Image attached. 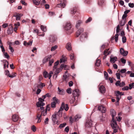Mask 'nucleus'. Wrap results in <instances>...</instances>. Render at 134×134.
Returning a JSON list of instances; mask_svg holds the SVG:
<instances>
[{
  "label": "nucleus",
  "instance_id": "f257e3e1",
  "mask_svg": "<svg viewBox=\"0 0 134 134\" xmlns=\"http://www.w3.org/2000/svg\"><path fill=\"white\" fill-rule=\"evenodd\" d=\"M122 118H112V120L111 121L110 125L112 129L113 130V132L114 133L117 132L118 131L119 127L116 121H121Z\"/></svg>",
  "mask_w": 134,
  "mask_h": 134
},
{
  "label": "nucleus",
  "instance_id": "f03ea898",
  "mask_svg": "<svg viewBox=\"0 0 134 134\" xmlns=\"http://www.w3.org/2000/svg\"><path fill=\"white\" fill-rule=\"evenodd\" d=\"M51 95L49 93L46 94L45 95L43 96L42 98L43 99L41 98L38 99L39 101L37 103L36 105L37 107H40L41 110H42L43 109L44 107H43L45 105L44 103H43L44 101V99H45L46 97H51Z\"/></svg>",
  "mask_w": 134,
  "mask_h": 134
},
{
  "label": "nucleus",
  "instance_id": "7ed1b4c3",
  "mask_svg": "<svg viewBox=\"0 0 134 134\" xmlns=\"http://www.w3.org/2000/svg\"><path fill=\"white\" fill-rule=\"evenodd\" d=\"M63 111L62 107H60L58 112H55L52 116L53 117H61L62 116V111Z\"/></svg>",
  "mask_w": 134,
  "mask_h": 134
},
{
  "label": "nucleus",
  "instance_id": "20e7f679",
  "mask_svg": "<svg viewBox=\"0 0 134 134\" xmlns=\"http://www.w3.org/2000/svg\"><path fill=\"white\" fill-rule=\"evenodd\" d=\"M49 110V107L48 105H47L46 108L45 110H43L41 112V115L38 114L37 117H41V116H45L47 114V110Z\"/></svg>",
  "mask_w": 134,
  "mask_h": 134
},
{
  "label": "nucleus",
  "instance_id": "39448f33",
  "mask_svg": "<svg viewBox=\"0 0 134 134\" xmlns=\"http://www.w3.org/2000/svg\"><path fill=\"white\" fill-rule=\"evenodd\" d=\"M71 26L70 22H67L64 26V28L66 31H68L70 30Z\"/></svg>",
  "mask_w": 134,
  "mask_h": 134
},
{
  "label": "nucleus",
  "instance_id": "423d86ee",
  "mask_svg": "<svg viewBox=\"0 0 134 134\" xmlns=\"http://www.w3.org/2000/svg\"><path fill=\"white\" fill-rule=\"evenodd\" d=\"M57 93L58 94L64 95L65 94V92L63 89L60 88L59 87H58Z\"/></svg>",
  "mask_w": 134,
  "mask_h": 134
},
{
  "label": "nucleus",
  "instance_id": "0eeeda50",
  "mask_svg": "<svg viewBox=\"0 0 134 134\" xmlns=\"http://www.w3.org/2000/svg\"><path fill=\"white\" fill-rule=\"evenodd\" d=\"M60 107H62L63 110L64 109L66 111H67L69 109L68 105V104H65V103L64 102L62 103L61 106Z\"/></svg>",
  "mask_w": 134,
  "mask_h": 134
},
{
  "label": "nucleus",
  "instance_id": "6e6552de",
  "mask_svg": "<svg viewBox=\"0 0 134 134\" xmlns=\"http://www.w3.org/2000/svg\"><path fill=\"white\" fill-rule=\"evenodd\" d=\"M98 109L102 113H105L106 111V108L102 105L99 106L98 107Z\"/></svg>",
  "mask_w": 134,
  "mask_h": 134
},
{
  "label": "nucleus",
  "instance_id": "1a4fd4ad",
  "mask_svg": "<svg viewBox=\"0 0 134 134\" xmlns=\"http://www.w3.org/2000/svg\"><path fill=\"white\" fill-rule=\"evenodd\" d=\"M120 52L121 54L124 56H126L128 53V51H125L124 49L122 48H121L120 49Z\"/></svg>",
  "mask_w": 134,
  "mask_h": 134
},
{
  "label": "nucleus",
  "instance_id": "9d476101",
  "mask_svg": "<svg viewBox=\"0 0 134 134\" xmlns=\"http://www.w3.org/2000/svg\"><path fill=\"white\" fill-rule=\"evenodd\" d=\"M51 55H48L45 57L43 60V63H44L48 61H49V60H50V59L51 58Z\"/></svg>",
  "mask_w": 134,
  "mask_h": 134
},
{
  "label": "nucleus",
  "instance_id": "9b49d317",
  "mask_svg": "<svg viewBox=\"0 0 134 134\" xmlns=\"http://www.w3.org/2000/svg\"><path fill=\"white\" fill-rule=\"evenodd\" d=\"M80 92L79 90L76 89L73 92L72 94L74 97H76V96H79L80 95Z\"/></svg>",
  "mask_w": 134,
  "mask_h": 134
},
{
  "label": "nucleus",
  "instance_id": "f8f14e48",
  "mask_svg": "<svg viewBox=\"0 0 134 134\" xmlns=\"http://www.w3.org/2000/svg\"><path fill=\"white\" fill-rule=\"evenodd\" d=\"M88 125V127H91L92 125V121L90 118H87V120L86 125Z\"/></svg>",
  "mask_w": 134,
  "mask_h": 134
},
{
  "label": "nucleus",
  "instance_id": "ddd939ff",
  "mask_svg": "<svg viewBox=\"0 0 134 134\" xmlns=\"http://www.w3.org/2000/svg\"><path fill=\"white\" fill-rule=\"evenodd\" d=\"M118 60L117 57H112L111 56L110 57V62L112 63H115Z\"/></svg>",
  "mask_w": 134,
  "mask_h": 134
},
{
  "label": "nucleus",
  "instance_id": "4468645a",
  "mask_svg": "<svg viewBox=\"0 0 134 134\" xmlns=\"http://www.w3.org/2000/svg\"><path fill=\"white\" fill-rule=\"evenodd\" d=\"M83 29L82 28H81L79 29L76 32V36L77 37H78V36L83 32Z\"/></svg>",
  "mask_w": 134,
  "mask_h": 134
},
{
  "label": "nucleus",
  "instance_id": "2eb2a0df",
  "mask_svg": "<svg viewBox=\"0 0 134 134\" xmlns=\"http://www.w3.org/2000/svg\"><path fill=\"white\" fill-rule=\"evenodd\" d=\"M99 89L100 92L102 93H104L105 91L104 87L103 85H101L99 87Z\"/></svg>",
  "mask_w": 134,
  "mask_h": 134
},
{
  "label": "nucleus",
  "instance_id": "dca6fc26",
  "mask_svg": "<svg viewBox=\"0 0 134 134\" xmlns=\"http://www.w3.org/2000/svg\"><path fill=\"white\" fill-rule=\"evenodd\" d=\"M65 0H63L64 1L63 3L61 2L60 4H58L57 7L60 8V7H62L63 8H64L65 6V4L64 3V2H65Z\"/></svg>",
  "mask_w": 134,
  "mask_h": 134
},
{
  "label": "nucleus",
  "instance_id": "f3484780",
  "mask_svg": "<svg viewBox=\"0 0 134 134\" xmlns=\"http://www.w3.org/2000/svg\"><path fill=\"white\" fill-rule=\"evenodd\" d=\"M32 43V40H30V42H27L26 41H24V45L25 46H31Z\"/></svg>",
  "mask_w": 134,
  "mask_h": 134
},
{
  "label": "nucleus",
  "instance_id": "a211bd4d",
  "mask_svg": "<svg viewBox=\"0 0 134 134\" xmlns=\"http://www.w3.org/2000/svg\"><path fill=\"white\" fill-rule=\"evenodd\" d=\"M87 34L86 33H85L82 34L81 36L80 39L81 41H82V38H87Z\"/></svg>",
  "mask_w": 134,
  "mask_h": 134
},
{
  "label": "nucleus",
  "instance_id": "6ab92c4d",
  "mask_svg": "<svg viewBox=\"0 0 134 134\" xmlns=\"http://www.w3.org/2000/svg\"><path fill=\"white\" fill-rule=\"evenodd\" d=\"M110 113L112 117H114L116 115V112L113 109H111L110 110Z\"/></svg>",
  "mask_w": 134,
  "mask_h": 134
},
{
  "label": "nucleus",
  "instance_id": "aec40b11",
  "mask_svg": "<svg viewBox=\"0 0 134 134\" xmlns=\"http://www.w3.org/2000/svg\"><path fill=\"white\" fill-rule=\"evenodd\" d=\"M116 105H118L119 104V100L120 99L121 96L119 95L116 94Z\"/></svg>",
  "mask_w": 134,
  "mask_h": 134
},
{
  "label": "nucleus",
  "instance_id": "412c9836",
  "mask_svg": "<svg viewBox=\"0 0 134 134\" xmlns=\"http://www.w3.org/2000/svg\"><path fill=\"white\" fill-rule=\"evenodd\" d=\"M13 30L12 27H9L7 30V33L8 34H11L13 32Z\"/></svg>",
  "mask_w": 134,
  "mask_h": 134
},
{
  "label": "nucleus",
  "instance_id": "4be33fe9",
  "mask_svg": "<svg viewBox=\"0 0 134 134\" xmlns=\"http://www.w3.org/2000/svg\"><path fill=\"white\" fill-rule=\"evenodd\" d=\"M82 20H79L76 23V27L77 28L82 23Z\"/></svg>",
  "mask_w": 134,
  "mask_h": 134
},
{
  "label": "nucleus",
  "instance_id": "5701e85b",
  "mask_svg": "<svg viewBox=\"0 0 134 134\" xmlns=\"http://www.w3.org/2000/svg\"><path fill=\"white\" fill-rule=\"evenodd\" d=\"M41 30L43 32H46L47 30L46 27L43 25H41Z\"/></svg>",
  "mask_w": 134,
  "mask_h": 134
},
{
  "label": "nucleus",
  "instance_id": "b1692460",
  "mask_svg": "<svg viewBox=\"0 0 134 134\" xmlns=\"http://www.w3.org/2000/svg\"><path fill=\"white\" fill-rule=\"evenodd\" d=\"M67 60V58L63 56L62 58L60 60V63H62L66 62Z\"/></svg>",
  "mask_w": 134,
  "mask_h": 134
},
{
  "label": "nucleus",
  "instance_id": "393cba45",
  "mask_svg": "<svg viewBox=\"0 0 134 134\" xmlns=\"http://www.w3.org/2000/svg\"><path fill=\"white\" fill-rule=\"evenodd\" d=\"M66 48L68 51H70L71 50V47L70 43H68L66 46Z\"/></svg>",
  "mask_w": 134,
  "mask_h": 134
},
{
  "label": "nucleus",
  "instance_id": "a878e982",
  "mask_svg": "<svg viewBox=\"0 0 134 134\" xmlns=\"http://www.w3.org/2000/svg\"><path fill=\"white\" fill-rule=\"evenodd\" d=\"M41 120V118H35L34 122L37 123L40 122Z\"/></svg>",
  "mask_w": 134,
  "mask_h": 134
},
{
  "label": "nucleus",
  "instance_id": "bb28decb",
  "mask_svg": "<svg viewBox=\"0 0 134 134\" xmlns=\"http://www.w3.org/2000/svg\"><path fill=\"white\" fill-rule=\"evenodd\" d=\"M126 19L124 20H122L120 22V24L121 26H122L125 25L126 23Z\"/></svg>",
  "mask_w": 134,
  "mask_h": 134
},
{
  "label": "nucleus",
  "instance_id": "cd10ccee",
  "mask_svg": "<svg viewBox=\"0 0 134 134\" xmlns=\"http://www.w3.org/2000/svg\"><path fill=\"white\" fill-rule=\"evenodd\" d=\"M100 62L101 61L99 59H97L95 63V65L97 66H99L100 64Z\"/></svg>",
  "mask_w": 134,
  "mask_h": 134
},
{
  "label": "nucleus",
  "instance_id": "c85d7f7f",
  "mask_svg": "<svg viewBox=\"0 0 134 134\" xmlns=\"http://www.w3.org/2000/svg\"><path fill=\"white\" fill-rule=\"evenodd\" d=\"M104 2V0H99L98 1V4L99 6H101L103 4Z\"/></svg>",
  "mask_w": 134,
  "mask_h": 134
},
{
  "label": "nucleus",
  "instance_id": "c756f323",
  "mask_svg": "<svg viewBox=\"0 0 134 134\" xmlns=\"http://www.w3.org/2000/svg\"><path fill=\"white\" fill-rule=\"evenodd\" d=\"M63 79L64 81L67 82L68 80L67 75H64L63 76Z\"/></svg>",
  "mask_w": 134,
  "mask_h": 134
},
{
  "label": "nucleus",
  "instance_id": "7c9ffc66",
  "mask_svg": "<svg viewBox=\"0 0 134 134\" xmlns=\"http://www.w3.org/2000/svg\"><path fill=\"white\" fill-rule=\"evenodd\" d=\"M43 75L44 77L45 78H47L48 77H49V74H48V72L46 71H44L43 72Z\"/></svg>",
  "mask_w": 134,
  "mask_h": 134
},
{
  "label": "nucleus",
  "instance_id": "2f4dec72",
  "mask_svg": "<svg viewBox=\"0 0 134 134\" xmlns=\"http://www.w3.org/2000/svg\"><path fill=\"white\" fill-rule=\"evenodd\" d=\"M52 120L54 123L57 124H59V121L57 120L56 118H53L52 119Z\"/></svg>",
  "mask_w": 134,
  "mask_h": 134
},
{
  "label": "nucleus",
  "instance_id": "473e14b6",
  "mask_svg": "<svg viewBox=\"0 0 134 134\" xmlns=\"http://www.w3.org/2000/svg\"><path fill=\"white\" fill-rule=\"evenodd\" d=\"M53 99L54 101L53 102H55L56 103H59V100L55 97H53Z\"/></svg>",
  "mask_w": 134,
  "mask_h": 134
},
{
  "label": "nucleus",
  "instance_id": "72a5a7b5",
  "mask_svg": "<svg viewBox=\"0 0 134 134\" xmlns=\"http://www.w3.org/2000/svg\"><path fill=\"white\" fill-rule=\"evenodd\" d=\"M34 3L37 5H38L40 3V2L38 0H33Z\"/></svg>",
  "mask_w": 134,
  "mask_h": 134
},
{
  "label": "nucleus",
  "instance_id": "f704fd0d",
  "mask_svg": "<svg viewBox=\"0 0 134 134\" xmlns=\"http://www.w3.org/2000/svg\"><path fill=\"white\" fill-rule=\"evenodd\" d=\"M104 74L105 79L106 80H108V73L105 71H104Z\"/></svg>",
  "mask_w": 134,
  "mask_h": 134
},
{
  "label": "nucleus",
  "instance_id": "c9c22d12",
  "mask_svg": "<svg viewBox=\"0 0 134 134\" xmlns=\"http://www.w3.org/2000/svg\"><path fill=\"white\" fill-rule=\"evenodd\" d=\"M3 54L5 58H7L8 59L9 58V56L8 54L7 53L5 52L3 53Z\"/></svg>",
  "mask_w": 134,
  "mask_h": 134
},
{
  "label": "nucleus",
  "instance_id": "e433bc0d",
  "mask_svg": "<svg viewBox=\"0 0 134 134\" xmlns=\"http://www.w3.org/2000/svg\"><path fill=\"white\" fill-rule=\"evenodd\" d=\"M62 69L61 68H59L56 69V71L55 72V74L57 75L61 71Z\"/></svg>",
  "mask_w": 134,
  "mask_h": 134
},
{
  "label": "nucleus",
  "instance_id": "4c0bfd02",
  "mask_svg": "<svg viewBox=\"0 0 134 134\" xmlns=\"http://www.w3.org/2000/svg\"><path fill=\"white\" fill-rule=\"evenodd\" d=\"M129 88L130 90L132 88H134V82L129 84Z\"/></svg>",
  "mask_w": 134,
  "mask_h": 134
},
{
  "label": "nucleus",
  "instance_id": "58836bf2",
  "mask_svg": "<svg viewBox=\"0 0 134 134\" xmlns=\"http://www.w3.org/2000/svg\"><path fill=\"white\" fill-rule=\"evenodd\" d=\"M115 94H118L119 96H121L123 95H124L123 93L120 92L119 91L115 92Z\"/></svg>",
  "mask_w": 134,
  "mask_h": 134
},
{
  "label": "nucleus",
  "instance_id": "ea45409f",
  "mask_svg": "<svg viewBox=\"0 0 134 134\" xmlns=\"http://www.w3.org/2000/svg\"><path fill=\"white\" fill-rule=\"evenodd\" d=\"M77 11V9L75 7L74 8L71 10V14H74Z\"/></svg>",
  "mask_w": 134,
  "mask_h": 134
},
{
  "label": "nucleus",
  "instance_id": "a19ab883",
  "mask_svg": "<svg viewBox=\"0 0 134 134\" xmlns=\"http://www.w3.org/2000/svg\"><path fill=\"white\" fill-rule=\"evenodd\" d=\"M66 125V123H64L62 124H61L59 126V127L60 129H62V128L64 127Z\"/></svg>",
  "mask_w": 134,
  "mask_h": 134
},
{
  "label": "nucleus",
  "instance_id": "79ce46f5",
  "mask_svg": "<svg viewBox=\"0 0 134 134\" xmlns=\"http://www.w3.org/2000/svg\"><path fill=\"white\" fill-rule=\"evenodd\" d=\"M59 64V62L58 61H57L56 62L54 63V65L53 67V69H55L57 67V65Z\"/></svg>",
  "mask_w": 134,
  "mask_h": 134
},
{
  "label": "nucleus",
  "instance_id": "37998d69",
  "mask_svg": "<svg viewBox=\"0 0 134 134\" xmlns=\"http://www.w3.org/2000/svg\"><path fill=\"white\" fill-rule=\"evenodd\" d=\"M16 73H13L12 74V75H11L10 74H9V77L11 78H13L14 77L16 76Z\"/></svg>",
  "mask_w": 134,
  "mask_h": 134
},
{
  "label": "nucleus",
  "instance_id": "c03bdc74",
  "mask_svg": "<svg viewBox=\"0 0 134 134\" xmlns=\"http://www.w3.org/2000/svg\"><path fill=\"white\" fill-rule=\"evenodd\" d=\"M57 47L58 46L57 45L52 47L51 49V51H54L57 48Z\"/></svg>",
  "mask_w": 134,
  "mask_h": 134
},
{
  "label": "nucleus",
  "instance_id": "a18cd8bd",
  "mask_svg": "<svg viewBox=\"0 0 134 134\" xmlns=\"http://www.w3.org/2000/svg\"><path fill=\"white\" fill-rule=\"evenodd\" d=\"M70 56L71 60H74L75 58L73 53H71L70 55Z\"/></svg>",
  "mask_w": 134,
  "mask_h": 134
},
{
  "label": "nucleus",
  "instance_id": "49530a36",
  "mask_svg": "<svg viewBox=\"0 0 134 134\" xmlns=\"http://www.w3.org/2000/svg\"><path fill=\"white\" fill-rule=\"evenodd\" d=\"M54 62V60L53 59H52L49 60V66H51L52 65V64H53Z\"/></svg>",
  "mask_w": 134,
  "mask_h": 134
},
{
  "label": "nucleus",
  "instance_id": "de8ad7c7",
  "mask_svg": "<svg viewBox=\"0 0 134 134\" xmlns=\"http://www.w3.org/2000/svg\"><path fill=\"white\" fill-rule=\"evenodd\" d=\"M67 93L68 94H70L72 92L71 91V88H68L66 90Z\"/></svg>",
  "mask_w": 134,
  "mask_h": 134
},
{
  "label": "nucleus",
  "instance_id": "09e8293b",
  "mask_svg": "<svg viewBox=\"0 0 134 134\" xmlns=\"http://www.w3.org/2000/svg\"><path fill=\"white\" fill-rule=\"evenodd\" d=\"M56 103L55 102H53L51 103V106L52 108H55V107Z\"/></svg>",
  "mask_w": 134,
  "mask_h": 134
},
{
  "label": "nucleus",
  "instance_id": "8fccbe9b",
  "mask_svg": "<svg viewBox=\"0 0 134 134\" xmlns=\"http://www.w3.org/2000/svg\"><path fill=\"white\" fill-rule=\"evenodd\" d=\"M31 129L34 132H35L36 130V127L34 125H33L31 127Z\"/></svg>",
  "mask_w": 134,
  "mask_h": 134
},
{
  "label": "nucleus",
  "instance_id": "3c124183",
  "mask_svg": "<svg viewBox=\"0 0 134 134\" xmlns=\"http://www.w3.org/2000/svg\"><path fill=\"white\" fill-rule=\"evenodd\" d=\"M105 52L106 51H105V52H104V55H105L103 57V59H105L106 58L107 55H108L110 54V53H108L107 54H106L105 53Z\"/></svg>",
  "mask_w": 134,
  "mask_h": 134
},
{
  "label": "nucleus",
  "instance_id": "603ef678",
  "mask_svg": "<svg viewBox=\"0 0 134 134\" xmlns=\"http://www.w3.org/2000/svg\"><path fill=\"white\" fill-rule=\"evenodd\" d=\"M67 65L65 64H62L60 66V68L62 69L63 68H64V69H66V66Z\"/></svg>",
  "mask_w": 134,
  "mask_h": 134
},
{
  "label": "nucleus",
  "instance_id": "864d4df0",
  "mask_svg": "<svg viewBox=\"0 0 134 134\" xmlns=\"http://www.w3.org/2000/svg\"><path fill=\"white\" fill-rule=\"evenodd\" d=\"M122 42L124 43H125L126 42V39L125 37L123 36L122 37Z\"/></svg>",
  "mask_w": 134,
  "mask_h": 134
},
{
  "label": "nucleus",
  "instance_id": "5fc2aeb1",
  "mask_svg": "<svg viewBox=\"0 0 134 134\" xmlns=\"http://www.w3.org/2000/svg\"><path fill=\"white\" fill-rule=\"evenodd\" d=\"M75 97H73L72 99L70 100V103L71 104H72L74 103L75 102Z\"/></svg>",
  "mask_w": 134,
  "mask_h": 134
},
{
  "label": "nucleus",
  "instance_id": "6e6d98bb",
  "mask_svg": "<svg viewBox=\"0 0 134 134\" xmlns=\"http://www.w3.org/2000/svg\"><path fill=\"white\" fill-rule=\"evenodd\" d=\"M129 88L128 86H126L122 88V90L123 91L127 90L129 89Z\"/></svg>",
  "mask_w": 134,
  "mask_h": 134
},
{
  "label": "nucleus",
  "instance_id": "4d7b16f0",
  "mask_svg": "<svg viewBox=\"0 0 134 134\" xmlns=\"http://www.w3.org/2000/svg\"><path fill=\"white\" fill-rule=\"evenodd\" d=\"M118 35H119L118 34H116L115 36V40L116 42L118 41Z\"/></svg>",
  "mask_w": 134,
  "mask_h": 134
},
{
  "label": "nucleus",
  "instance_id": "13d9d810",
  "mask_svg": "<svg viewBox=\"0 0 134 134\" xmlns=\"http://www.w3.org/2000/svg\"><path fill=\"white\" fill-rule=\"evenodd\" d=\"M109 49H106L104 51V52H105V51H106L105 53L106 54L108 53H109L110 52V54L111 53V51H109Z\"/></svg>",
  "mask_w": 134,
  "mask_h": 134
},
{
  "label": "nucleus",
  "instance_id": "bf43d9fd",
  "mask_svg": "<svg viewBox=\"0 0 134 134\" xmlns=\"http://www.w3.org/2000/svg\"><path fill=\"white\" fill-rule=\"evenodd\" d=\"M116 75L117 78L118 79H120V74L119 73H117L116 74Z\"/></svg>",
  "mask_w": 134,
  "mask_h": 134
},
{
  "label": "nucleus",
  "instance_id": "052dcab7",
  "mask_svg": "<svg viewBox=\"0 0 134 134\" xmlns=\"http://www.w3.org/2000/svg\"><path fill=\"white\" fill-rule=\"evenodd\" d=\"M92 20V18L91 17H90L85 22L86 23H88L91 21Z\"/></svg>",
  "mask_w": 134,
  "mask_h": 134
},
{
  "label": "nucleus",
  "instance_id": "680f3d73",
  "mask_svg": "<svg viewBox=\"0 0 134 134\" xmlns=\"http://www.w3.org/2000/svg\"><path fill=\"white\" fill-rule=\"evenodd\" d=\"M120 82L119 81H118L116 82L115 83L116 85L117 86H120Z\"/></svg>",
  "mask_w": 134,
  "mask_h": 134
},
{
  "label": "nucleus",
  "instance_id": "e2e57ef3",
  "mask_svg": "<svg viewBox=\"0 0 134 134\" xmlns=\"http://www.w3.org/2000/svg\"><path fill=\"white\" fill-rule=\"evenodd\" d=\"M129 6L130 7L132 8L134 7V4L133 3H129Z\"/></svg>",
  "mask_w": 134,
  "mask_h": 134
},
{
  "label": "nucleus",
  "instance_id": "0e129e2a",
  "mask_svg": "<svg viewBox=\"0 0 134 134\" xmlns=\"http://www.w3.org/2000/svg\"><path fill=\"white\" fill-rule=\"evenodd\" d=\"M19 118H12V120L16 122L18 120Z\"/></svg>",
  "mask_w": 134,
  "mask_h": 134
},
{
  "label": "nucleus",
  "instance_id": "69168bd1",
  "mask_svg": "<svg viewBox=\"0 0 134 134\" xmlns=\"http://www.w3.org/2000/svg\"><path fill=\"white\" fill-rule=\"evenodd\" d=\"M5 75H7L9 77V74H10L9 73V72L8 70H6L5 71Z\"/></svg>",
  "mask_w": 134,
  "mask_h": 134
},
{
  "label": "nucleus",
  "instance_id": "338daca9",
  "mask_svg": "<svg viewBox=\"0 0 134 134\" xmlns=\"http://www.w3.org/2000/svg\"><path fill=\"white\" fill-rule=\"evenodd\" d=\"M126 69H122L121 70L120 72L122 73H124L126 72Z\"/></svg>",
  "mask_w": 134,
  "mask_h": 134
},
{
  "label": "nucleus",
  "instance_id": "774afa93",
  "mask_svg": "<svg viewBox=\"0 0 134 134\" xmlns=\"http://www.w3.org/2000/svg\"><path fill=\"white\" fill-rule=\"evenodd\" d=\"M48 120L49 119L48 118H46V119L44 122V123L45 124H48Z\"/></svg>",
  "mask_w": 134,
  "mask_h": 134
}]
</instances>
